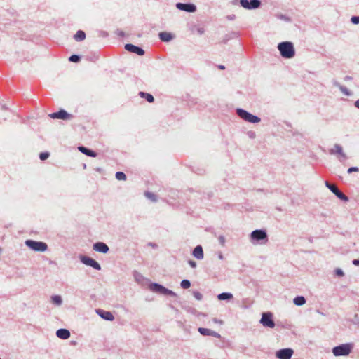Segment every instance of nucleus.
<instances>
[{
    "label": "nucleus",
    "mask_w": 359,
    "mask_h": 359,
    "mask_svg": "<svg viewBox=\"0 0 359 359\" xmlns=\"http://www.w3.org/2000/svg\"><path fill=\"white\" fill-rule=\"evenodd\" d=\"M278 50L285 58H292L294 55V49L291 42H282L278 44Z\"/></svg>",
    "instance_id": "nucleus-1"
},
{
    "label": "nucleus",
    "mask_w": 359,
    "mask_h": 359,
    "mask_svg": "<svg viewBox=\"0 0 359 359\" xmlns=\"http://www.w3.org/2000/svg\"><path fill=\"white\" fill-rule=\"evenodd\" d=\"M25 244L27 246L34 251L44 252L48 248L47 245L45 243L41 241L27 240L25 241Z\"/></svg>",
    "instance_id": "nucleus-2"
},
{
    "label": "nucleus",
    "mask_w": 359,
    "mask_h": 359,
    "mask_svg": "<svg viewBox=\"0 0 359 359\" xmlns=\"http://www.w3.org/2000/svg\"><path fill=\"white\" fill-rule=\"evenodd\" d=\"M237 114L243 120H245L248 122H250V123H256L260 122V121H261L259 117L254 116V115L250 114L249 112H248L243 109H237Z\"/></svg>",
    "instance_id": "nucleus-3"
},
{
    "label": "nucleus",
    "mask_w": 359,
    "mask_h": 359,
    "mask_svg": "<svg viewBox=\"0 0 359 359\" xmlns=\"http://www.w3.org/2000/svg\"><path fill=\"white\" fill-rule=\"evenodd\" d=\"M351 351V346L348 344H342L333 348L332 353L335 356L348 355Z\"/></svg>",
    "instance_id": "nucleus-4"
},
{
    "label": "nucleus",
    "mask_w": 359,
    "mask_h": 359,
    "mask_svg": "<svg viewBox=\"0 0 359 359\" xmlns=\"http://www.w3.org/2000/svg\"><path fill=\"white\" fill-rule=\"evenodd\" d=\"M272 317L273 316L271 313H264L260 320V323L264 327L273 328L275 327V323L273 320Z\"/></svg>",
    "instance_id": "nucleus-5"
},
{
    "label": "nucleus",
    "mask_w": 359,
    "mask_h": 359,
    "mask_svg": "<svg viewBox=\"0 0 359 359\" xmlns=\"http://www.w3.org/2000/svg\"><path fill=\"white\" fill-rule=\"evenodd\" d=\"M325 186L332 192L334 193L339 199L344 201H348V198L341 192L339 189L334 185L330 184L328 182H325Z\"/></svg>",
    "instance_id": "nucleus-6"
},
{
    "label": "nucleus",
    "mask_w": 359,
    "mask_h": 359,
    "mask_svg": "<svg viewBox=\"0 0 359 359\" xmlns=\"http://www.w3.org/2000/svg\"><path fill=\"white\" fill-rule=\"evenodd\" d=\"M240 4L242 7L248 10L257 8L261 4L259 0H240Z\"/></svg>",
    "instance_id": "nucleus-7"
},
{
    "label": "nucleus",
    "mask_w": 359,
    "mask_h": 359,
    "mask_svg": "<svg viewBox=\"0 0 359 359\" xmlns=\"http://www.w3.org/2000/svg\"><path fill=\"white\" fill-rule=\"evenodd\" d=\"M151 289L156 292H158L165 295H175V294L172 291L157 283H154L151 285Z\"/></svg>",
    "instance_id": "nucleus-8"
},
{
    "label": "nucleus",
    "mask_w": 359,
    "mask_h": 359,
    "mask_svg": "<svg viewBox=\"0 0 359 359\" xmlns=\"http://www.w3.org/2000/svg\"><path fill=\"white\" fill-rule=\"evenodd\" d=\"M49 116L53 119L58 118L62 120H69L72 117L71 114L63 109H60L58 112L52 113L49 114Z\"/></svg>",
    "instance_id": "nucleus-9"
},
{
    "label": "nucleus",
    "mask_w": 359,
    "mask_h": 359,
    "mask_svg": "<svg viewBox=\"0 0 359 359\" xmlns=\"http://www.w3.org/2000/svg\"><path fill=\"white\" fill-rule=\"evenodd\" d=\"M293 354V351L290 348H284L276 353V356L279 359H290Z\"/></svg>",
    "instance_id": "nucleus-10"
},
{
    "label": "nucleus",
    "mask_w": 359,
    "mask_h": 359,
    "mask_svg": "<svg viewBox=\"0 0 359 359\" xmlns=\"http://www.w3.org/2000/svg\"><path fill=\"white\" fill-rule=\"evenodd\" d=\"M176 7L181 11L191 13L194 12L196 10V6L191 4L177 3L176 4Z\"/></svg>",
    "instance_id": "nucleus-11"
},
{
    "label": "nucleus",
    "mask_w": 359,
    "mask_h": 359,
    "mask_svg": "<svg viewBox=\"0 0 359 359\" xmlns=\"http://www.w3.org/2000/svg\"><path fill=\"white\" fill-rule=\"evenodd\" d=\"M81 261L83 264H86V265H88V266H92L93 268L97 269V270H100V264L93 259L92 258H90V257H83L81 258Z\"/></svg>",
    "instance_id": "nucleus-12"
},
{
    "label": "nucleus",
    "mask_w": 359,
    "mask_h": 359,
    "mask_svg": "<svg viewBox=\"0 0 359 359\" xmlns=\"http://www.w3.org/2000/svg\"><path fill=\"white\" fill-rule=\"evenodd\" d=\"M198 331L199 332V333L203 336H213L215 337H217V338H220L221 337V335L213 331V330H211L210 329H208V328H204V327H199L198 329Z\"/></svg>",
    "instance_id": "nucleus-13"
},
{
    "label": "nucleus",
    "mask_w": 359,
    "mask_h": 359,
    "mask_svg": "<svg viewBox=\"0 0 359 359\" xmlns=\"http://www.w3.org/2000/svg\"><path fill=\"white\" fill-rule=\"evenodd\" d=\"M125 48L128 51L136 53L138 55H143L144 54V50L142 48L133 44H126Z\"/></svg>",
    "instance_id": "nucleus-14"
},
{
    "label": "nucleus",
    "mask_w": 359,
    "mask_h": 359,
    "mask_svg": "<svg viewBox=\"0 0 359 359\" xmlns=\"http://www.w3.org/2000/svg\"><path fill=\"white\" fill-rule=\"evenodd\" d=\"M266 233L262 230H255L251 233V238L257 241L266 239Z\"/></svg>",
    "instance_id": "nucleus-15"
},
{
    "label": "nucleus",
    "mask_w": 359,
    "mask_h": 359,
    "mask_svg": "<svg viewBox=\"0 0 359 359\" xmlns=\"http://www.w3.org/2000/svg\"><path fill=\"white\" fill-rule=\"evenodd\" d=\"M93 250L97 252L107 253L109 250V248L105 243L98 242L93 245Z\"/></svg>",
    "instance_id": "nucleus-16"
},
{
    "label": "nucleus",
    "mask_w": 359,
    "mask_h": 359,
    "mask_svg": "<svg viewBox=\"0 0 359 359\" xmlns=\"http://www.w3.org/2000/svg\"><path fill=\"white\" fill-rule=\"evenodd\" d=\"M56 335L60 339H67L70 337V332L66 329H59L56 332Z\"/></svg>",
    "instance_id": "nucleus-17"
},
{
    "label": "nucleus",
    "mask_w": 359,
    "mask_h": 359,
    "mask_svg": "<svg viewBox=\"0 0 359 359\" xmlns=\"http://www.w3.org/2000/svg\"><path fill=\"white\" fill-rule=\"evenodd\" d=\"M193 255L198 259L203 258V250L201 245H197L193 250Z\"/></svg>",
    "instance_id": "nucleus-18"
},
{
    "label": "nucleus",
    "mask_w": 359,
    "mask_h": 359,
    "mask_svg": "<svg viewBox=\"0 0 359 359\" xmlns=\"http://www.w3.org/2000/svg\"><path fill=\"white\" fill-rule=\"evenodd\" d=\"M98 313L102 318L107 320H113L114 318L113 314L109 311H100Z\"/></svg>",
    "instance_id": "nucleus-19"
},
{
    "label": "nucleus",
    "mask_w": 359,
    "mask_h": 359,
    "mask_svg": "<svg viewBox=\"0 0 359 359\" xmlns=\"http://www.w3.org/2000/svg\"><path fill=\"white\" fill-rule=\"evenodd\" d=\"M79 150L82 152L83 154H85L86 155L90 156V157H95L96 153L94 152L92 150H90L84 147H79Z\"/></svg>",
    "instance_id": "nucleus-20"
},
{
    "label": "nucleus",
    "mask_w": 359,
    "mask_h": 359,
    "mask_svg": "<svg viewBox=\"0 0 359 359\" xmlns=\"http://www.w3.org/2000/svg\"><path fill=\"white\" fill-rule=\"evenodd\" d=\"M332 153H336V154L340 155L341 156H342L343 158H346V154L343 151L342 147L339 144L334 145V149L332 151Z\"/></svg>",
    "instance_id": "nucleus-21"
},
{
    "label": "nucleus",
    "mask_w": 359,
    "mask_h": 359,
    "mask_svg": "<svg viewBox=\"0 0 359 359\" xmlns=\"http://www.w3.org/2000/svg\"><path fill=\"white\" fill-rule=\"evenodd\" d=\"M74 39L76 41H83L86 38V34L82 30H79L77 31V32L75 34L74 36Z\"/></svg>",
    "instance_id": "nucleus-22"
},
{
    "label": "nucleus",
    "mask_w": 359,
    "mask_h": 359,
    "mask_svg": "<svg viewBox=\"0 0 359 359\" xmlns=\"http://www.w3.org/2000/svg\"><path fill=\"white\" fill-rule=\"evenodd\" d=\"M159 37L163 41H169L172 38L171 34L168 32H161L159 34Z\"/></svg>",
    "instance_id": "nucleus-23"
},
{
    "label": "nucleus",
    "mask_w": 359,
    "mask_h": 359,
    "mask_svg": "<svg viewBox=\"0 0 359 359\" xmlns=\"http://www.w3.org/2000/svg\"><path fill=\"white\" fill-rule=\"evenodd\" d=\"M219 300L231 299L233 298V295L231 293L224 292L221 293L217 296Z\"/></svg>",
    "instance_id": "nucleus-24"
},
{
    "label": "nucleus",
    "mask_w": 359,
    "mask_h": 359,
    "mask_svg": "<svg viewBox=\"0 0 359 359\" xmlns=\"http://www.w3.org/2000/svg\"><path fill=\"white\" fill-rule=\"evenodd\" d=\"M140 95L142 97L146 98L147 101L150 102V103L153 102L154 100L153 95H151V94L146 93H144V92H140Z\"/></svg>",
    "instance_id": "nucleus-25"
},
{
    "label": "nucleus",
    "mask_w": 359,
    "mask_h": 359,
    "mask_svg": "<svg viewBox=\"0 0 359 359\" xmlns=\"http://www.w3.org/2000/svg\"><path fill=\"white\" fill-rule=\"evenodd\" d=\"M306 302V300L304 297L299 296L294 299V303L297 306H302Z\"/></svg>",
    "instance_id": "nucleus-26"
},
{
    "label": "nucleus",
    "mask_w": 359,
    "mask_h": 359,
    "mask_svg": "<svg viewBox=\"0 0 359 359\" xmlns=\"http://www.w3.org/2000/svg\"><path fill=\"white\" fill-rule=\"evenodd\" d=\"M116 178L118 180H126V175L122 172H117L116 173Z\"/></svg>",
    "instance_id": "nucleus-27"
},
{
    "label": "nucleus",
    "mask_w": 359,
    "mask_h": 359,
    "mask_svg": "<svg viewBox=\"0 0 359 359\" xmlns=\"http://www.w3.org/2000/svg\"><path fill=\"white\" fill-rule=\"evenodd\" d=\"M52 302L57 305H60L62 303V299L60 296L55 295L52 297Z\"/></svg>",
    "instance_id": "nucleus-28"
},
{
    "label": "nucleus",
    "mask_w": 359,
    "mask_h": 359,
    "mask_svg": "<svg viewBox=\"0 0 359 359\" xmlns=\"http://www.w3.org/2000/svg\"><path fill=\"white\" fill-rule=\"evenodd\" d=\"M190 286H191V283H190L189 280H183L181 282V287L184 289H188L190 287Z\"/></svg>",
    "instance_id": "nucleus-29"
},
{
    "label": "nucleus",
    "mask_w": 359,
    "mask_h": 359,
    "mask_svg": "<svg viewBox=\"0 0 359 359\" xmlns=\"http://www.w3.org/2000/svg\"><path fill=\"white\" fill-rule=\"evenodd\" d=\"M145 196H146L148 198L151 199V201H155L156 200V196H155L154 194H152V193H150V192H146V193H145Z\"/></svg>",
    "instance_id": "nucleus-30"
},
{
    "label": "nucleus",
    "mask_w": 359,
    "mask_h": 359,
    "mask_svg": "<svg viewBox=\"0 0 359 359\" xmlns=\"http://www.w3.org/2000/svg\"><path fill=\"white\" fill-rule=\"evenodd\" d=\"M39 157L41 160L44 161L49 157V154L48 152L41 153Z\"/></svg>",
    "instance_id": "nucleus-31"
},
{
    "label": "nucleus",
    "mask_w": 359,
    "mask_h": 359,
    "mask_svg": "<svg viewBox=\"0 0 359 359\" xmlns=\"http://www.w3.org/2000/svg\"><path fill=\"white\" fill-rule=\"evenodd\" d=\"M80 60V57L76 55H73L69 57L71 62H77Z\"/></svg>",
    "instance_id": "nucleus-32"
},
{
    "label": "nucleus",
    "mask_w": 359,
    "mask_h": 359,
    "mask_svg": "<svg viewBox=\"0 0 359 359\" xmlns=\"http://www.w3.org/2000/svg\"><path fill=\"white\" fill-rule=\"evenodd\" d=\"M196 32L198 34H203L205 32L204 28L203 27H197Z\"/></svg>",
    "instance_id": "nucleus-33"
},
{
    "label": "nucleus",
    "mask_w": 359,
    "mask_h": 359,
    "mask_svg": "<svg viewBox=\"0 0 359 359\" xmlns=\"http://www.w3.org/2000/svg\"><path fill=\"white\" fill-rule=\"evenodd\" d=\"M351 22L354 24L359 23V16H353L351 18Z\"/></svg>",
    "instance_id": "nucleus-34"
},
{
    "label": "nucleus",
    "mask_w": 359,
    "mask_h": 359,
    "mask_svg": "<svg viewBox=\"0 0 359 359\" xmlns=\"http://www.w3.org/2000/svg\"><path fill=\"white\" fill-rule=\"evenodd\" d=\"M358 171H359V169L357 167H351V168H348V173H351L352 172H358Z\"/></svg>",
    "instance_id": "nucleus-35"
},
{
    "label": "nucleus",
    "mask_w": 359,
    "mask_h": 359,
    "mask_svg": "<svg viewBox=\"0 0 359 359\" xmlns=\"http://www.w3.org/2000/svg\"><path fill=\"white\" fill-rule=\"evenodd\" d=\"M194 295L198 300H201L202 299V294L198 292H195L194 293Z\"/></svg>",
    "instance_id": "nucleus-36"
},
{
    "label": "nucleus",
    "mask_w": 359,
    "mask_h": 359,
    "mask_svg": "<svg viewBox=\"0 0 359 359\" xmlns=\"http://www.w3.org/2000/svg\"><path fill=\"white\" fill-rule=\"evenodd\" d=\"M335 273L337 276H344V272L342 271V270H341L340 269H337L336 271H335Z\"/></svg>",
    "instance_id": "nucleus-37"
},
{
    "label": "nucleus",
    "mask_w": 359,
    "mask_h": 359,
    "mask_svg": "<svg viewBox=\"0 0 359 359\" xmlns=\"http://www.w3.org/2000/svg\"><path fill=\"white\" fill-rule=\"evenodd\" d=\"M189 264L192 267V268H195L196 266V263L193 261V260H189Z\"/></svg>",
    "instance_id": "nucleus-38"
},
{
    "label": "nucleus",
    "mask_w": 359,
    "mask_h": 359,
    "mask_svg": "<svg viewBox=\"0 0 359 359\" xmlns=\"http://www.w3.org/2000/svg\"><path fill=\"white\" fill-rule=\"evenodd\" d=\"M341 91H342L344 94H346V95H349V93L348 92V90H347V89H346V88H342V87H341Z\"/></svg>",
    "instance_id": "nucleus-39"
},
{
    "label": "nucleus",
    "mask_w": 359,
    "mask_h": 359,
    "mask_svg": "<svg viewBox=\"0 0 359 359\" xmlns=\"http://www.w3.org/2000/svg\"><path fill=\"white\" fill-rule=\"evenodd\" d=\"M353 264L355 266H359V259H354Z\"/></svg>",
    "instance_id": "nucleus-40"
},
{
    "label": "nucleus",
    "mask_w": 359,
    "mask_h": 359,
    "mask_svg": "<svg viewBox=\"0 0 359 359\" xmlns=\"http://www.w3.org/2000/svg\"><path fill=\"white\" fill-rule=\"evenodd\" d=\"M355 106L359 109V99L355 102Z\"/></svg>",
    "instance_id": "nucleus-41"
},
{
    "label": "nucleus",
    "mask_w": 359,
    "mask_h": 359,
    "mask_svg": "<svg viewBox=\"0 0 359 359\" xmlns=\"http://www.w3.org/2000/svg\"><path fill=\"white\" fill-rule=\"evenodd\" d=\"M218 67L220 69H225V67L224 65H219Z\"/></svg>",
    "instance_id": "nucleus-42"
}]
</instances>
